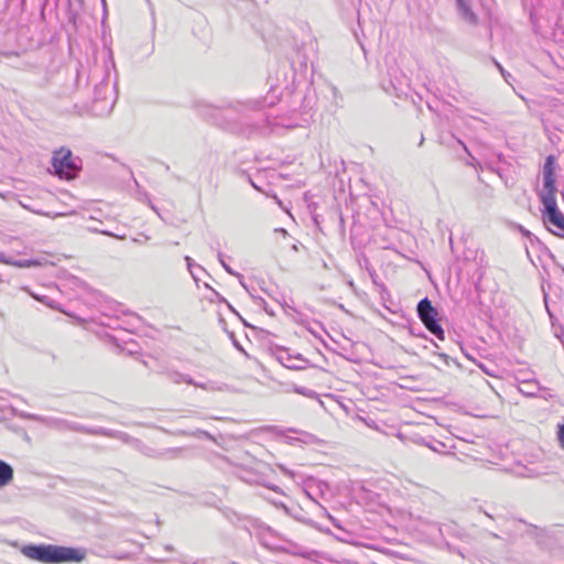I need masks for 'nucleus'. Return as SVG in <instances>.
<instances>
[{"label":"nucleus","mask_w":564,"mask_h":564,"mask_svg":"<svg viewBox=\"0 0 564 564\" xmlns=\"http://www.w3.org/2000/svg\"><path fill=\"white\" fill-rule=\"evenodd\" d=\"M440 357L444 358L445 360L447 359V356L444 354H441Z\"/></svg>","instance_id":"nucleus-28"},{"label":"nucleus","mask_w":564,"mask_h":564,"mask_svg":"<svg viewBox=\"0 0 564 564\" xmlns=\"http://www.w3.org/2000/svg\"><path fill=\"white\" fill-rule=\"evenodd\" d=\"M457 9L459 11L460 17L468 23L475 24L477 22V17L473 12V10L469 7V3L467 0H456Z\"/></svg>","instance_id":"nucleus-12"},{"label":"nucleus","mask_w":564,"mask_h":564,"mask_svg":"<svg viewBox=\"0 0 564 564\" xmlns=\"http://www.w3.org/2000/svg\"><path fill=\"white\" fill-rule=\"evenodd\" d=\"M278 467L281 469V471L283 474H285V475H288L289 477H292V478L294 477V473L291 471L290 469H288L286 467H284L282 465H279Z\"/></svg>","instance_id":"nucleus-22"},{"label":"nucleus","mask_w":564,"mask_h":564,"mask_svg":"<svg viewBox=\"0 0 564 564\" xmlns=\"http://www.w3.org/2000/svg\"><path fill=\"white\" fill-rule=\"evenodd\" d=\"M14 470L13 467L0 459V490L9 486L13 481Z\"/></svg>","instance_id":"nucleus-10"},{"label":"nucleus","mask_w":564,"mask_h":564,"mask_svg":"<svg viewBox=\"0 0 564 564\" xmlns=\"http://www.w3.org/2000/svg\"><path fill=\"white\" fill-rule=\"evenodd\" d=\"M119 438H122V440H124V441H126V435L120 434V435H119Z\"/></svg>","instance_id":"nucleus-29"},{"label":"nucleus","mask_w":564,"mask_h":564,"mask_svg":"<svg viewBox=\"0 0 564 564\" xmlns=\"http://www.w3.org/2000/svg\"><path fill=\"white\" fill-rule=\"evenodd\" d=\"M417 315L424 326L438 339H444V330L437 321V311L432 306L429 299H423L417 304Z\"/></svg>","instance_id":"nucleus-3"},{"label":"nucleus","mask_w":564,"mask_h":564,"mask_svg":"<svg viewBox=\"0 0 564 564\" xmlns=\"http://www.w3.org/2000/svg\"><path fill=\"white\" fill-rule=\"evenodd\" d=\"M165 376L171 382L175 384L186 383L192 386V383H194V379L189 375L180 372L177 370H167Z\"/></svg>","instance_id":"nucleus-13"},{"label":"nucleus","mask_w":564,"mask_h":564,"mask_svg":"<svg viewBox=\"0 0 564 564\" xmlns=\"http://www.w3.org/2000/svg\"><path fill=\"white\" fill-rule=\"evenodd\" d=\"M95 99L100 100L105 104L106 110H110L113 106V93L109 83L102 84L101 88H98L95 94Z\"/></svg>","instance_id":"nucleus-8"},{"label":"nucleus","mask_w":564,"mask_h":564,"mask_svg":"<svg viewBox=\"0 0 564 564\" xmlns=\"http://www.w3.org/2000/svg\"><path fill=\"white\" fill-rule=\"evenodd\" d=\"M276 231H279L280 235H284V236L288 235V231L285 229H283V228L276 229Z\"/></svg>","instance_id":"nucleus-27"},{"label":"nucleus","mask_w":564,"mask_h":564,"mask_svg":"<svg viewBox=\"0 0 564 564\" xmlns=\"http://www.w3.org/2000/svg\"><path fill=\"white\" fill-rule=\"evenodd\" d=\"M219 261L221 263V265L224 267V269L229 273V274H232V275H237V276H240L238 273H236L221 258V254H219Z\"/></svg>","instance_id":"nucleus-20"},{"label":"nucleus","mask_w":564,"mask_h":564,"mask_svg":"<svg viewBox=\"0 0 564 564\" xmlns=\"http://www.w3.org/2000/svg\"><path fill=\"white\" fill-rule=\"evenodd\" d=\"M292 248H293V250H295V251L297 250V246H296V245H294Z\"/></svg>","instance_id":"nucleus-31"},{"label":"nucleus","mask_w":564,"mask_h":564,"mask_svg":"<svg viewBox=\"0 0 564 564\" xmlns=\"http://www.w3.org/2000/svg\"><path fill=\"white\" fill-rule=\"evenodd\" d=\"M289 433L296 435V436L285 435V438L290 444H294L295 442H300L303 444H313L316 441V438L313 434L304 432V431L290 430Z\"/></svg>","instance_id":"nucleus-11"},{"label":"nucleus","mask_w":564,"mask_h":564,"mask_svg":"<svg viewBox=\"0 0 564 564\" xmlns=\"http://www.w3.org/2000/svg\"><path fill=\"white\" fill-rule=\"evenodd\" d=\"M204 286L210 291V296L207 297V300L210 303H225L228 306H230L229 303L226 301V299L221 294H219L216 290H214L209 284L205 283Z\"/></svg>","instance_id":"nucleus-15"},{"label":"nucleus","mask_w":564,"mask_h":564,"mask_svg":"<svg viewBox=\"0 0 564 564\" xmlns=\"http://www.w3.org/2000/svg\"><path fill=\"white\" fill-rule=\"evenodd\" d=\"M100 232L104 234V235H107V236H112V237L119 238V239H123L124 238L123 236H116V235H113V234H111L109 231H100Z\"/></svg>","instance_id":"nucleus-24"},{"label":"nucleus","mask_w":564,"mask_h":564,"mask_svg":"<svg viewBox=\"0 0 564 564\" xmlns=\"http://www.w3.org/2000/svg\"><path fill=\"white\" fill-rule=\"evenodd\" d=\"M192 386L203 389V390H206V391H220L221 390V388L219 386H217L216 382H213V381L197 382L194 380V383H192Z\"/></svg>","instance_id":"nucleus-18"},{"label":"nucleus","mask_w":564,"mask_h":564,"mask_svg":"<svg viewBox=\"0 0 564 564\" xmlns=\"http://www.w3.org/2000/svg\"><path fill=\"white\" fill-rule=\"evenodd\" d=\"M23 555L42 563L82 562L86 552L83 549L59 545H24L21 549Z\"/></svg>","instance_id":"nucleus-1"},{"label":"nucleus","mask_w":564,"mask_h":564,"mask_svg":"<svg viewBox=\"0 0 564 564\" xmlns=\"http://www.w3.org/2000/svg\"><path fill=\"white\" fill-rule=\"evenodd\" d=\"M26 417L40 421V422L46 424L47 426L55 427L58 430H65V429L75 430L76 429L75 426L69 425L66 421L61 420V419L44 417V416L34 415V414H29V415H26Z\"/></svg>","instance_id":"nucleus-9"},{"label":"nucleus","mask_w":564,"mask_h":564,"mask_svg":"<svg viewBox=\"0 0 564 564\" xmlns=\"http://www.w3.org/2000/svg\"><path fill=\"white\" fill-rule=\"evenodd\" d=\"M557 440L560 442L561 447L564 449V424L558 426Z\"/></svg>","instance_id":"nucleus-19"},{"label":"nucleus","mask_w":564,"mask_h":564,"mask_svg":"<svg viewBox=\"0 0 564 564\" xmlns=\"http://www.w3.org/2000/svg\"><path fill=\"white\" fill-rule=\"evenodd\" d=\"M541 202L544 206V224L553 226L558 231H564V215L557 209L556 197L546 196Z\"/></svg>","instance_id":"nucleus-4"},{"label":"nucleus","mask_w":564,"mask_h":564,"mask_svg":"<svg viewBox=\"0 0 564 564\" xmlns=\"http://www.w3.org/2000/svg\"><path fill=\"white\" fill-rule=\"evenodd\" d=\"M185 261L187 263L188 271L192 275V278L195 280V282H198V275L195 273V269L205 272V269L198 264H195L191 257L186 256Z\"/></svg>","instance_id":"nucleus-17"},{"label":"nucleus","mask_w":564,"mask_h":564,"mask_svg":"<svg viewBox=\"0 0 564 564\" xmlns=\"http://www.w3.org/2000/svg\"><path fill=\"white\" fill-rule=\"evenodd\" d=\"M202 435H204L207 438L213 440V436L208 432H199Z\"/></svg>","instance_id":"nucleus-26"},{"label":"nucleus","mask_w":564,"mask_h":564,"mask_svg":"<svg viewBox=\"0 0 564 564\" xmlns=\"http://www.w3.org/2000/svg\"><path fill=\"white\" fill-rule=\"evenodd\" d=\"M496 65L499 68V70L501 72V74L506 77V73H505V69L502 68V66L499 63H496Z\"/></svg>","instance_id":"nucleus-25"},{"label":"nucleus","mask_w":564,"mask_h":564,"mask_svg":"<svg viewBox=\"0 0 564 564\" xmlns=\"http://www.w3.org/2000/svg\"><path fill=\"white\" fill-rule=\"evenodd\" d=\"M295 392L305 397H312L314 394L313 391L306 390L305 388H296Z\"/></svg>","instance_id":"nucleus-21"},{"label":"nucleus","mask_w":564,"mask_h":564,"mask_svg":"<svg viewBox=\"0 0 564 564\" xmlns=\"http://www.w3.org/2000/svg\"><path fill=\"white\" fill-rule=\"evenodd\" d=\"M275 357L281 365L293 370L305 369L310 364L308 360L303 358L300 354L293 355L285 348L276 349Z\"/></svg>","instance_id":"nucleus-6"},{"label":"nucleus","mask_w":564,"mask_h":564,"mask_svg":"<svg viewBox=\"0 0 564 564\" xmlns=\"http://www.w3.org/2000/svg\"><path fill=\"white\" fill-rule=\"evenodd\" d=\"M52 166L54 173L61 178L72 180L77 176L80 170V160L74 158L70 150L61 148L53 153Z\"/></svg>","instance_id":"nucleus-2"},{"label":"nucleus","mask_w":564,"mask_h":564,"mask_svg":"<svg viewBox=\"0 0 564 564\" xmlns=\"http://www.w3.org/2000/svg\"><path fill=\"white\" fill-rule=\"evenodd\" d=\"M539 390H540V387L538 386L536 382H533V381L523 382L519 387V391L522 394L528 395V397H535L538 394Z\"/></svg>","instance_id":"nucleus-14"},{"label":"nucleus","mask_w":564,"mask_h":564,"mask_svg":"<svg viewBox=\"0 0 564 564\" xmlns=\"http://www.w3.org/2000/svg\"><path fill=\"white\" fill-rule=\"evenodd\" d=\"M0 262L17 267V268L41 267L44 264L43 261L37 260V259L14 260L12 257H9L4 253H0Z\"/></svg>","instance_id":"nucleus-7"},{"label":"nucleus","mask_w":564,"mask_h":564,"mask_svg":"<svg viewBox=\"0 0 564 564\" xmlns=\"http://www.w3.org/2000/svg\"><path fill=\"white\" fill-rule=\"evenodd\" d=\"M31 295L33 299L45 304L46 306L63 312V310L61 307H58L57 303L54 300L50 299L48 296H46V295L41 296V295L34 294V293H31Z\"/></svg>","instance_id":"nucleus-16"},{"label":"nucleus","mask_w":564,"mask_h":564,"mask_svg":"<svg viewBox=\"0 0 564 564\" xmlns=\"http://www.w3.org/2000/svg\"><path fill=\"white\" fill-rule=\"evenodd\" d=\"M438 446H431L429 445V447L434 451V452H440L441 448L440 447H445V445L443 443H437Z\"/></svg>","instance_id":"nucleus-23"},{"label":"nucleus","mask_w":564,"mask_h":564,"mask_svg":"<svg viewBox=\"0 0 564 564\" xmlns=\"http://www.w3.org/2000/svg\"><path fill=\"white\" fill-rule=\"evenodd\" d=\"M555 166L553 156H547L543 166V188L540 193V198L546 196L555 197Z\"/></svg>","instance_id":"nucleus-5"},{"label":"nucleus","mask_w":564,"mask_h":564,"mask_svg":"<svg viewBox=\"0 0 564 564\" xmlns=\"http://www.w3.org/2000/svg\"><path fill=\"white\" fill-rule=\"evenodd\" d=\"M134 242H141V239H133Z\"/></svg>","instance_id":"nucleus-30"}]
</instances>
